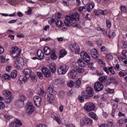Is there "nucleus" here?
Wrapping results in <instances>:
<instances>
[{"instance_id":"1","label":"nucleus","mask_w":127,"mask_h":127,"mask_svg":"<svg viewBox=\"0 0 127 127\" xmlns=\"http://www.w3.org/2000/svg\"><path fill=\"white\" fill-rule=\"evenodd\" d=\"M94 96V89L91 87H88L85 91L82 92V96L78 97L80 103H84V99H90Z\"/></svg>"},{"instance_id":"2","label":"nucleus","mask_w":127,"mask_h":127,"mask_svg":"<svg viewBox=\"0 0 127 127\" xmlns=\"http://www.w3.org/2000/svg\"><path fill=\"white\" fill-rule=\"evenodd\" d=\"M85 112L89 113L96 110V105L92 102H87L83 107Z\"/></svg>"},{"instance_id":"3","label":"nucleus","mask_w":127,"mask_h":127,"mask_svg":"<svg viewBox=\"0 0 127 127\" xmlns=\"http://www.w3.org/2000/svg\"><path fill=\"white\" fill-rule=\"evenodd\" d=\"M26 113L28 116H30L33 112H34V107L33 106V104L31 102L29 101L27 103L26 105Z\"/></svg>"},{"instance_id":"4","label":"nucleus","mask_w":127,"mask_h":127,"mask_svg":"<svg viewBox=\"0 0 127 127\" xmlns=\"http://www.w3.org/2000/svg\"><path fill=\"white\" fill-rule=\"evenodd\" d=\"M10 53H11L12 55H14V58H17V57H19V56H20L21 51H20V49L17 48V47L14 46L12 47L11 50L10 51Z\"/></svg>"},{"instance_id":"5","label":"nucleus","mask_w":127,"mask_h":127,"mask_svg":"<svg viewBox=\"0 0 127 127\" xmlns=\"http://www.w3.org/2000/svg\"><path fill=\"white\" fill-rule=\"evenodd\" d=\"M14 66L16 69L18 70L22 69L24 64L23 59H16L14 60Z\"/></svg>"},{"instance_id":"6","label":"nucleus","mask_w":127,"mask_h":127,"mask_svg":"<svg viewBox=\"0 0 127 127\" xmlns=\"http://www.w3.org/2000/svg\"><path fill=\"white\" fill-rule=\"evenodd\" d=\"M68 47L70 50H71L73 53H75V54H80V51H81V50L80 49V47L78 44H70L69 45Z\"/></svg>"},{"instance_id":"7","label":"nucleus","mask_w":127,"mask_h":127,"mask_svg":"<svg viewBox=\"0 0 127 127\" xmlns=\"http://www.w3.org/2000/svg\"><path fill=\"white\" fill-rule=\"evenodd\" d=\"M68 69L69 66L66 64H63L58 68V72L60 75H64V74H66Z\"/></svg>"},{"instance_id":"8","label":"nucleus","mask_w":127,"mask_h":127,"mask_svg":"<svg viewBox=\"0 0 127 127\" xmlns=\"http://www.w3.org/2000/svg\"><path fill=\"white\" fill-rule=\"evenodd\" d=\"M80 56L81 58L83 59V60H84L85 62H86V63L91 61V58L90 57V56H89V55H88V54L85 51L81 52L80 53Z\"/></svg>"},{"instance_id":"9","label":"nucleus","mask_w":127,"mask_h":127,"mask_svg":"<svg viewBox=\"0 0 127 127\" xmlns=\"http://www.w3.org/2000/svg\"><path fill=\"white\" fill-rule=\"evenodd\" d=\"M104 89V84L103 83L97 81L94 84V90L96 91V92H100V91H102Z\"/></svg>"},{"instance_id":"10","label":"nucleus","mask_w":127,"mask_h":127,"mask_svg":"<svg viewBox=\"0 0 127 127\" xmlns=\"http://www.w3.org/2000/svg\"><path fill=\"white\" fill-rule=\"evenodd\" d=\"M73 18L72 16L70 15L69 16H66L65 17V19L64 20V24L66 26H72V22H73Z\"/></svg>"},{"instance_id":"11","label":"nucleus","mask_w":127,"mask_h":127,"mask_svg":"<svg viewBox=\"0 0 127 127\" xmlns=\"http://www.w3.org/2000/svg\"><path fill=\"white\" fill-rule=\"evenodd\" d=\"M34 103L36 107H39L41 106V97L39 96H35L33 98Z\"/></svg>"},{"instance_id":"12","label":"nucleus","mask_w":127,"mask_h":127,"mask_svg":"<svg viewBox=\"0 0 127 127\" xmlns=\"http://www.w3.org/2000/svg\"><path fill=\"white\" fill-rule=\"evenodd\" d=\"M42 72L46 78H49L51 76V72H50L49 69L46 67L42 68Z\"/></svg>"},{"instance_id":"13","label":"nucleus","mask_w":127,"mask_h":127,"mask_svg":"<svg viewBox=\"0 0 127 127\" xmlns=\"http://www.w3.org/2000/svg\"><path fill=\"white\" fill-rule=\"evenodd\" d=\"M23 73L25 77L28 80L30 78V76L32 74V71L29 68H26L23 70Z\"/></svg>"},{"instance_id":"14","label":"nucleus","mask_w":127,"mask_h":127,"mask_svg":"<svg viewBox=\"0 0 127 127\" xmlns=\"http://www.w3.org/2000/svg\"><path fill=\"white\" fill-rule=\"evenodd\" d=\"M92 57L95 58V59H97L98 57H99V53L97 50L95 49H93L91 51V49L88 50V53H90Z\"/></svg>"},{"instance_id":"15","label":"nucleus","mask_w":127,"mask_h":127,"mask_svg":"<svg viewBox=\"0 0 127 127\" xmlns=\"http://www.w3.org/2000/svg\"><path fill=\"white\" fill-rule=\"evenodd\" d=\"M20 126H22V123L19 120L16 119L15 122L10 124L9 127H21Z\"/></svg>"},{"instance_id":"16","label":"nucleus","mask_w":127,"mask_h":127,"mask_svg":"<svg viewBox=\"0 0 127 127\" xmlns=\"http://www.w3.org/2000/svg\"><path fill=\"white\" fill-rule=\"evenodd\" d=\"M51 117L54 119V120H55L56 122L59 124L61 125L62 124L61 120L59 119V117H58V115L55 113H52L51 114Z\"/></svg>"},{"instance_id":"17","label":"nucleus","mask_w":127,"mask_h":127,"mask_svg":"<svg viewBox=\"0 0 127 127\" xmlns=\"http://www.w3.org/2000/svg\"><path fill=\"white\" fill-rule=\"evenodd\" d=\"M55 98L54 95L51 93H48L47 95V101L50 104H52V101H54Z\"/></svg>"},{"instance_id":"18","label":"nucleus","mask_w":127,"mask_h":127,"mask_svg":"<svg viewBox=\"0 0 127 127\" xmlns=\"http://www.w3.org/2000/svg\"><path fill=\"white\" fill-rule=\"evenodd\" d=\"M49 68L53 74L56 72V64L54 63H52L49 64Z\"/></svg>"},{"instance_id":"19","label":"nucleus","mask_w":127,"mask_h":127,"mask_svg":"<svg viewBox=\"0 0 127 127\" xmlns=\"http://www.w3.org/2000/svg\"><path fill=\"white\" fill-rule=\"evenodd\" d=\"M70 15H71V17H72V19H73V20H75V21H79V20L80 19V14H79V13L75 12L72 13Z\"/></svg>"},{"instance_id":"20","label":"nucleus","mask_w":127,"mask_h":127,"mask_svg":"<svg viewBox=\"0 0 127 127\" xmlns=\"http://www.w3.org/2000/svg\"><path fill=\"white\" fill-rule=\"evenodd\" d=\"M55 84L56 85H64L65 84V80L62 78L56 79L55 80Z\"/></svg>"},{"instance_id":"21","label":"nucleus","mask_w":127,"mask_h":127,"mask_svg":"<svg viewBox=\"0 0 127 127\" xmlns=\"http://www.w3.org/2000/svg\"><path fill=\"white\" fill-rule=\"evenodd\" d=\"M43 51L45 55H50V54H51V50L49 47L46 46L44 47Z\"/></svg>"},{"instance_id":"22","label":"nucleus","mask_w":127,"mask_h":127,"mask_svg":"<svg viewBox=\"0 0 127 127\" xmlns=\"http://www.w3.org/2000/svg\"><path fill=\"white\" fill-rule=\"evenodd\" d=\"M55 23L58 27H63L64 26V23H63V22L60 20H56L55 21Z\"/></svg>"},{"instance_id":"23","label":"nucleus","mask_w":127,"mask_h":127,"mask_svg":"<svg viewBox=\"0 0 127 127\" xmlns=\"http://www.w3.org/2000/svg\"><path fill=\"white\" fill-rule=\"evenodd\" d=\"M69 74L71 79H76V77H77V71L72 69L70 71Z\"/></svg>"},{"instance_id":"24","label":"nucleus","mask_w":127,"mask_h":127,"mask_svg":"<svg viewBox=\"0 0 127 127\" xmlns=\"http://www.w3.org/2000/svg\"><path fill=\"white\" fill-rule=\"evenodd\" d=\"M37 54L40 59H44L45 56H44V53H43V51H42V50H38L37 52Z\"/></svg>"},{"instance_id":"25","label":"nucleus","mask_w":127,"mask_h":127,"mask_svg":"<svg viewBox=\"0 0 127 127\" xmlns=\"http://www.w3.org/2000/svg\"><path fill=\"white\" fill-rule=\"evenodd\" d=\"M15 105L17 108H22L23 107V102L18 100L15 102Z\"/></svg>"},{"instance_id":"26","label":"nucleus","mask_w":127,"mask_h":127,"mask_svg":"<svg viewBox=\"0 0 127 127\" xmlns=\"http://www.w3.org/2000/svg\"><path fill=\"white\" fill-rule=\"evenodd\" d=\"M94 7H95V4L94 3H90L87 7V11L88 12H91Z\"/></svg>"},{"instance_id":"27","label":"nucleus","mask_w":127,"mask_h":127,"mask_svg":"<svg viewBox=\"0 0 127 127\" xmlns=\"http://www.w3.org/2000/svg\"><path fill=\"white\" fill-rule=\"evenodd\" d=\"M60 55L59 56V58H63L64 56L67 55V51L65 49H63L60 51Z\"/></svg>"},{"instance_id":"28","label":"nucleus","mask_w":127,"mask_h":127,"mask_svg":"<svg viewBox=\"0 0 127 127\" xmlns=\"http://www.w3.org/2000/svg\"><path fill=\"white\" fill-rule=\"evenodd\" d=\"M77 63L79 66H80V67H86V64H85V63L84 62V61H83L82 59H78L77 60Z\"/></svg>"},{"instance_id":"29","label":"nucleus","mask_w":127,"mask_h":127,"mask_svg":"<svg viewBox=\"0 0 127 127\" xmlns=\"http://www.w3.org/2000/svg\"><path fill=\"white\" fill-rule=\"evenodd\" d=\"M89 116L94 119V121H98V116L94 112H90Z\"/></svg>"},{"instance_id":"30","label":"nucleus","mask_w":127,"mask_h":127,"mask_svg":"<svg viewBox=\"0 0 127 127\" xmlns=\"http://www.w3.org/2000/svg\"><path fill=\"white\" fill-rule=\"evenodd\" d=\"M51 58L52 60H56L57 59V56L55 54V50H53L52 51V54H51Z\"/></svg>"},{"instance_id":"31","label":"nucleus","mask_w":127,"mask_h":127,"mask_svg":"<svg viewBox=\"0 0 127 127\" xmlns=\"http://www.w3.org/2000/svg\"><path fill=\"white\" fill-rule=\"evenodd\" d=\"M3 94L4 95V96H5V97H9V98H10V97H11V92L8 90L3 91Z\"/></svg>"},{"instance_id":"32","label":"nucleus","mask_w":127,"mask_h":127,"mask_svg":"<svg viewBox=\"0 0 127 127\" xmlns=\"http://www.w3.org/2000/svg\"><path fill=\"white\" fill-rule=\"evenodd\" d=\"M27 80L28 79L25 78V76L23 77V76L22 75L20 76L18 78V81L20 82V84L22 83V81H23L24 82H26Z\"/></svg>"},{"instance_id":"33","label":"nucleus","mask_w":127,"mask_h":127,"mask_svg":"<svg viewBox=\"0 0 127 127\" xmlns=\"http://www.w3.org/2000/svg\"><path fill=\"white\" fill-rule=\"evenodd\" d=\"M107 79L108 76H107V75L103 76L99 78V81L101 82H104V83H106V82H107Z\"/></svg>"},{"instance_id":"34","label":"nucleus","mask_w":127,"mask_h":127,"mask_svg":"<svg viewBox=\"0 0 127 127\" xmlns=\"http://www.w3.org/2000/svg\"><path fill=\"white\" fill-rule=\"evenodd\" d=\"M18 100L23 103L26 100V96L21 94L19 95Z\"/></svg>"},{"instance_id":"35","label":"nucleus","mask_w":127,"mask_h":127,"mask_svg":"<svg viewBox=\"0 0 127 127\" xmlns=\"http://www.w3.org/2000/svg\"><path fill=\"white\" fill-rule=\"evenodd\" d=\"M1 77L2 78V79H4V80H10L11 77L8 74H3Z\"/></svg>"},{"instance_id":"36","label":"nucleus","mask_w":127,"mask_h":127,"mask_svg":"<svg viewBox=\"0 0 127 127\" xmlns=\"http://www.w3.org/2000/svg\"><path fill=\"white\" fill-rule=\"evenodd\" d=\"M120 47L122 48V49H125L127 47V43L125 41H122L120 44Z\"/></svg>"},{"instance_id":"37","label":"nucleus","mask_w":127,"mask_h":127,"mask_svg":"<svg viewBox=\"0 0 127 127\" xmlns=\"http://www.w3.org/2000/svg\"><path fill=\"white\" fill-rule=\"evenodd\" d=\"M74 85H75V82H74L73 80H70L69 82L67 83V86L68 87H69V88H72L74 87Z\"/></svg>"},{"instance_id":"38","label":"nucleus","mask_w":127,"mask_h":127,"mask_svg":"<svg viewBox=\"0 0 127 127\" xmlns=\"http://www.w3.org/2000/svg\"><path fill=\"white\" fill-rule=\"evenodd\" d=\"M10 76L12 78H16V76H17V71H16V70H13V71L11 73Z\"/></svg>"},{"instance_id":"39","label":"nucleus","mask_w":127,"mask_h":127,"mask_svg":"<svg viewBox=\"0 0 127 127\" xmlns=\"http://www.w3.org/2000/svg\"><path fill=\"white\" fill-rule=\"evenodd\" d=\"M85 122H86V125H91L93 123V121L88 117H85Z\"/></svg>"},{"instance_id":"40","label":"nucleus","mask_w":127,"mask_h":127,"mask_svg":"<svg viewBox=\"0 0 127 127\" xmlns=\"http://www.w3.org/2000/svg\"><path fill=\"white\" fill-rule=\"evenodd\" d=\"M119 75H120V76H121L122 77H125V76H127V71L123 70V71H120Z\"/></svg>"},{"instance_id":"41","label":"nucleus","mask_w":127,"mask_h":127,"mask_svg":"<svg viewBox=\"0 0 127 127\" xmlns=\"http://www.w3.org/2000/svg\"><path fill=\"white\" fill-rule=\"evenodd\" d=\"M98 12H100V14H102L103 15H107L108 12L107 10H104L103 11V10H99Z\"/></svg>"},{"instance_id":"42","label":"nucleus","mask_w":127,"mask_h":127,"mask_svg":"<svg viewBox=\"0 0 127 127\" xmlns=\"http://www.w3.org/2000/svg\"><path fill=\"white\" fill-rule=\"evenodd\" d=\"M87 122L86 121V118L85 119H82L80 120V125L81 127H83L84 125H87Z\"/></svg>"},{"instance_id":"43","label":"nucleus","mask_w":127,"mask_h":127,"mask_svg":"<svg viewBox=\"0 0 127 127\" xmlns=\"http://www.w3.org/2000/svg\"><path fill=\"white\" fill-rule=\"evenodd\" d=\"M30 78H31V80L33 81V82H37V77L35 75H32L30 76Z\"/></svg>"},{"instance_id":"44","label":"nucleus","mask_w":127,"mask_h":127,"mask_svg":"<svg viewBox=\"0 0 127 127\" xmlns=\"http://www.w3.org/2000/svg\"><path fill=\"white\" fill-rule=\"evenodd\" d=\"M109 80L111 81V83H119V81L114 77H110Z\"/></svg>"},{"instance_id":"45","label":"nucleus","mask_w":127,"mask_h":127,"mask_svg":"<svg viewBox=\"0 0 127 127\" xmlns=\"http://www.w3.org/2000/svg\"><path fill=\"white\" fill-rule=\"evenodd\" d=\"M76 87L79 88L81 84H82V81H81V78H78V80L76 81Z\"/></svg>"},{"instance_id":"46","label":"nucleus","mask_w":127,"mask_h":127,"mask_svg":"<svg viewBox=\"0 0 127 127\" xmlns=\"http://www.w3.org/2000/svg\"><path fill=\"white\" fill-rule=\"evenodd\" d=\"M106 58L108 61H111L113 59V55L111 54H108L106 55Z\"/></svg>"},{"instance_id":"47","label":"nucleus","mask_w":127,"mask_h":127,"mask_svg":"<svg viewBox=\"0 0 127 127\" xmlns=\"http://www.w3.org/2000/svg\"><path fill=\"white\" fill-rule=\"evenodd\" d=\"M108 70L110 73H112L113 75H114V74L116 73L115 71H114V67L111 66L110 67H108Z\"/></svg>"},{"instance_id":"48","label":"nucleus","mask_w":127,"mask_h":127,"mask_svg":"<svg viewBox=\"0 0 127 127\" xmlns=\"http://www.w3.org/2000/svg\"><path fill=\"white\" fill-rule=\"evenodd\" d=\"M87 8V6H80L78 8V10L79 12H82L84 9H86Z\"/></svg>"},{"instance_id":"49","label":"nucleus","mask_w":127,"mask_h":127,"mask_svg":"<svg viewBox=\"0 0 127 127\" xmlns=\"http://www.w3.org/2000/svg\"><path fill=\"white\" fill-rule=\"evenodd\" d=\"M4 102L6 104H10L11 103V98L10 97L5 98L4 99Z\"/></svg>"},{"instance_id":"50","label":"nucleus","mask_w":127,"mask_h":127,"mask_svg":"<svg viewBox=\"0 0 127 127\" xmlns=\"http://www.w3.org/2000/svg\"><path fill=\"white\" fill-rule=\"evenodd\" d=\"M106 23L107 27H108V28H110L111 26H112V23H111V21H110V20H106Z\"/></svg>"},{"instance_id":"51","label":"nucleus","mask_w":127,"mask_h":127,"mask_svg":"<svg viewBox=\"0 0 127 127\" xmlns=\"http://www.w3.org/2000/svg\"><path fill=\"white\" fill-rule=\"evenodd\" d=\"M37 75L38 77H39V79H43V75H42V73L40 71H38L37 72Z\"/></svg>"},{"instance_id":"52","label":"nucleus","mask_w":127,"mask_h":127,"mask_svg":"<svg viewBox=\"0 0 127 127\" xmlns=\"http://www.w3.org/2000/svg\"><path fill=\"white\" fill-rule=\"evenodd\" d=\"M121 9L122 12H127V9L125 6H121Z\"/></svg>"},{"instance_id":"53","label":"nucleus","mask_w":127,"mask_h":127,"mask_svg":"<svg viewBox=\"0 0 127 127\" xmlns=\"http://www.w3.org/2000/svg\"><path fill=\"white\" fill-rule=\"evenodd\" d=\"M4 108H5L4 103L2 102H0V110H3Z\"/></svg>"},{"instance_id":"54","label":"nucleus","mask_w":127,"mask_h":127,"mask_svg":"<svg viewBox=\"0 0 127 127\" xmlns=\"http://www.w3.org/2000/svg\"><path fill=\"white\" fill-rule=\"evenodd\" d=\"M72 26H73V27H80V24H79V23H77V22H74L71 24Z\"/></svg>"},{"instance_id":"55","label":"nucleus","mask_w":127,"mask_h":127,"mask_svg":"<svg viewBox=\"0 0 127 127\" xmlns=\"http://www.w3.org/2000/svg\"><path fill=\"white\" fill-rule=\"evenodd\" d=\"M48 93H49V94H51V93H53V88L52 87L50 86L48 87L47 89Z\"/></svg>"},{"instance_id":"56","label":"nucleus","mask_w":127,"mask_h":127,"mask_svg":"<svg viewBox=\"0 0 127 127\" xmlns=\"http://www.w3.org/2000/svg\"><path fill=\"white\" fill-rule=\"evenodd\" d=\"M76 71L78 72V73H83V72H84L85 69H84V68L79 67L78 68H76Z\"/></svg>"},{"instance_id":"57","label":"nucleus","mask_w":127,"mask_h":127,"mask_svg":"<svg viewBox=\"0 0 127 127\" xmlns=\"http://www.w3.org/2000/svg\"><path fill=\"white\" fill-rule=\"evenodd\" d=\"M55 20H56L55 18L50 19V20H48V22L49 24L52 25L53 23H54V22H55Z\"/></svg>"},{"instance_id":"58","label":"nucleus","mask_w":127,"mask_h":127,"mask_svg":"<svg viewBox=\"0 0 127 127\" xmlns=\"http://www.w3.org/2000/svg\"><path fill=\"white\" fill-rule=\"evenodd\" d=\"M122 53V55H123L125 58H127V51L126 50H123Z\"/></svg>"},{"instance_id":"59","label":"nucleus","mask_w":127,"mask_h":127,"mask_svg":"<svg viewBox=\"0 0 127 127\" xmlns=\"http://www.w3.org/2000/svg\"><path fill=\"white\" fill-rule=\"evenodd\" d=\"M118 124L120 127L123 126V125L124 124V120L123 119L119 120Z\"/></svg>"},{"instance_id":"60","label":"nucleus","mask_w":127,"mask_h":127,"mask_svg":"<svg viewBox=\"0 0 127 127\" xmlns=\"http://www.w3.org/2000/svg\"><path fill=\"white\" fill-rule=\"evenodd\" d=\"M86 44H87V45H89V46H93V45H94V43H93L91 41H88L86 42Z\"/></svg>"},{"instance_id":"61","label":"nucleus","mask_w":127,"mask_h":127,"mask_svg":"<svg viewBox=\"0 0 127 127\" xmlns=\"http://www.w3.org/2000/svg\"><path fill=\"white\" fill-rule=\"evenodd\" d=\"M106 50H107V49H106V47L103 46H101V48H100V51L101 52H105V51H106Z\"/></svg>"},{"instance_id":"62","label":"nucleus","mask_w":127,"mask_h":127,"mask_svg":"<svg viewBox=\"0 0 127 127\" xmlns=\"http://www.w3.org/2000/svg\"><path fill=\"white\" fill-rule=\"evenodd\" d=\"M4 52V49L0 45V55L2 54Z\"/></svg>"},{"instance_id":"63","label":"nucleus","mask_w":127,"mask_h":127,"mask_svg":"<svg viewBox=\"0 0 127 127\" xmlns=\"http://www.w3.org/2000/svg\"><path fill=\"white\" fill-rule=\"evenodd\" d=\"M97 44L98 46H102L103 44V42H102V40H98L97 41Z\"/></svg>"},{"instance_id":"64","label":"nucleus","mask_w":127,"mask_h":127,"mask_svg":"<svg viewBox=\"0 0 127 127\" xmlns=\"http://www.w3.org/2000/svg\"><path fill=\"white\" fill-rule=\"evenodd\" d=\"M0 62L1 63H4V62H5V59H4V57L2 56H0Z\"/></svg>"}]
</instances>
